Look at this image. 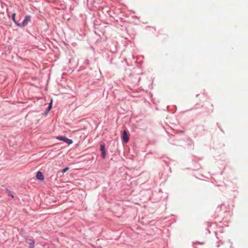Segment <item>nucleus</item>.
Segmentation results:
<instances>
[{
  "instance_id": "nucleus-1",
  "label": "nucleus",
  "mask_w": 248,
  "mask_h": 248,
  "mask_svg": "<svg viewBox=\"0 0 248 248\" xmlns=\"http://www.w3.org/2000/svg\"><path fill=\"white\" fill-rule=\"evenodd\" d=\"M25 242L29 244V248H34L35 241L32 237H26L25 238Z\"/></svg>"
},
{
  "instance_id": "nucleus-2",
  "label": "nucleus",
  "mask_w": 248,
  "mask_h": 248,
  "mask_svg": "<svg viewBox=\"0 0 248 248\" xmlns=\"http://www.w3.org/2000/svg\"><path fill=\"white\" fill-rule=\"evenodd\" d=\"M31 17L30 16H26L24 20H23L22 22L21 23H20L19 24H17V26L18 27H24L26 25H27L28 22L31 20Z\"/></svg>"
},
{
  "instance_id": "nucleus-3",
  "label": "nucleus",
  "mask_w": 248,
  "mask_h": 248,
  "mask_svg": "<svg viewBox=\"0 0 248 248\" xmlns=\"http://www.w3.org/2000/svg\"><path fill=\"white\" fill-rule=\"evenodd\" d=\"M57 139L61 141H63L68 144L70 145L73 143V141L72 140L68 139L66 137L64 136H59L57 138Z\"/></svg>"
},
{
  "instance_id": "nucleus-4",
  "label": "nucleus",
  "mask_w": 248,
  "mask_h": 248,
  "mask_svg": "<svg viewBox=\"0 0 248 248\" xmlns=\"http://www.w3.org/2000/svg\"><path fill=\"white\" fill-rule=\"evenodd\" d=\"M123 141L125 143L128 142L129 140V137L126 132V131H124L123 133Z\"/></svg>"
},
{
  "instance_id": "nucleus-5",
  "label": "nucleus",
  "mask_w": 248,
  "mask_h": 248,
  "mask_svg": "<svg viewBox=\"0 0 248 248\" xmlns=\"http://www.w3.org/2000/svg\"><path fill=\"white\" fill-rule=\"evenodd\" d=\"M36 177L38 180H41V181L43 180L44 179V177L42 172L40 171H39L37 172L36 175Z\"/></svg>"
},
{
  "instance_id": "nucleus-6",
  "label": "nucleus",
  "mask_w": 248,
  "mask_h": 248,
  "mask_svg": "<svg viewBox=\"0 0 248 248\" xmlns=\"http://www.w3.org/2000/svg\"><path fill=\"white\" fill-rule=\"evenodd\" d=\"M100 151L101 152H105L106 151H105V144L103 143L102 144H101L100 145Z\"/></svg>"
},
{
  "instance_id": "nucleus-7",
  "label": "nucleus",
  "mask_w": 248,
  "mask_h": 248,
  "mask_svg": "<svg viewBox=\"0 0 248 248\" xmlns=\"http://www.w3.org/2000/svg\"><path fill=\"white\" fill-rule=\"evenodd\" d=\"M15 17H16V14L15 13L13 14H12V19H13V21L15 22V23L17 26V24H19L20 23H19L16 21V19H15Z\"/></svg>"
},
{
  "instance_id": "nucleus-8",
  "label": "nucleus",
  "mask_w": 248,
  "mask_h": 248,
  "mask_svg": "<svg viewBox=\"0 0 248 248\" xmlns=\"http://www.w3.org/2000/svg\"><path fill=\"white\" fill-rule=\"evenodd\" d=\"M52 103V100H51V102H50V104H49V106L48 107V108H47V112L49 111L50 110V109L51 108Z\"/></svg>"
},
{
  "instance_id": "nucleus-9",
  "label": "nucleus",
  "mask_w": 248,
  "mask_h": 248,
  "mask_svg": "<svg viewBox=\"0 0 248 248\" xmlns=\"http://www.w3.org/2000/svg\"><path fill=\"white\" fill-rule=\"evenodd\" d=\"M69 169L68 167H66L62 170V172L64 173Z\"/></svg>"
},
{
  "instance_id": "nucleus-10",
  "label": "nucleus",
  "mask_w": 248,
  "mask_h": 248,
  "mask_svg": "<svg viewBox=\"0 0 248 248\" xmlns=\"http://www.w3.org/2000/svg\"><path fill=\"white\" fill-rule=\"evenodd\" d=\"M101 156L103 159L106 158V152H101Z\"/></svg>"
},
{
  "instance_id": "nucleus-11",
  "label": "nucleus",
  "mask_w": 248,
  "mask_h": 248,
  "mask_svg": "<svg viewBox=\"0 0 248 248\" xmlns=\"http://www.w3.org/2000/svg\"><path fill=\"white\" fill-rule=\"evenodd\" d=\"M8 196H11V197H12V198H14V195H13V194L12 193V192H11V191H8Z\"/></svg>"
}]
</instances>
